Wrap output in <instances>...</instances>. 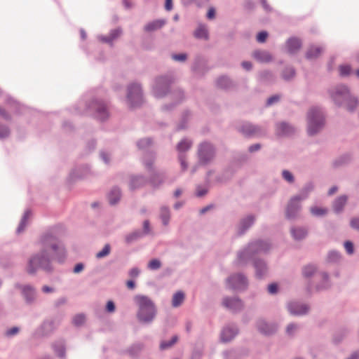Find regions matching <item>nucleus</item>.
Segmentation results:
<instances>
[{
    "instance_id": "obj_1",
    "label": "nucleus",
    "mask_w": 359,
    "mask_h": 359,
    "mask_svg": "<svg viewBox=\"0 0 359 359\" xmlns=\"http://www.w3.org/2000/svg\"><path fill=\"white\" fill-rule=\"evenodd\" d=\"M134 302L137 306L136 318L142 325H150L157 315V309L154 301L147 295L137 294Z\"/></svg>"
},
{
    "instance_id": "obj_2",
    "label": "nucleus",
    "mask_w": 359,
    "mask_h": 359,
    "mask_svg": "<svg viewBox=\"0 0 359 359\" xmlns=\"http://www.w3.org/2000/svg\"><path fill=\"white\" fill-rule=\"evenodd\" d=\"M271 248V243L269 240L259 238L250 241L238 252V261L241 264H246L250 259L256 258L257 255L268 253Z\"/></svg>"
},
{
    "instance_id": "obj_3",
    "label": "nucleus",
    "mask_w": 359,
    "mask_h": 359,
    "mask_svg": "<svg viewBox=\"0 0 359 359\" xmlns=\"http://www.w3.org/2000/svg\"><path fill=\"white\" fill-rule=\"evenodd\" d=\"M330 96L337 107L346 103V108L349 112H354L359 105L358 97L351 93L346 85H340L334 90L330 92Z\"/></svg>"
},
{
    "instance_id": "obj_4",
    "label": "nucleus",
    "mask_w": 359,
    "mask_h": 359,
    "mask_svg": "<svg viewBox=\"0 0 359 359\" xmlns=\"http://www.w3.org/2000/svg\"><path fill=\"white\" fill-rule=\"evenodd\" d=\"M79 104L80 103L74 107V111L78 114H89L101 122L106 121L109 116L106 104L103 100L97 97H93L90 100L86 101L83 110L81 109Z\"/></svg>"
},
{
    "instance_id": "obj_5",
    "label": "nucleus",
    "mask_w": 359,
    "mask_h": 359,
    "mask_svg": "<svg viewBox=\"0 0 359 359\" xmlns=\"http://www.w3.org/2000/svg\"><path fill=\"white\" fill-rule=\"evenodd\" d=\"M307 134L312 137L318 134L325 126V116L317 106L311 107L306 114Z\"/></svg>"
},
{
    "instance_id": "obj_6",
    "label": "nucleus",
    "mask_w": 359,
    "mask_h": 359,
    "mask_svg": "<svg viewBox=\"0 0 359 359\" xmlns=\"http://www.w3.org/2000/svg\"><path fill=\"white\" fill-rule=\"evenodd\" d=\"M39 269L48 273L53 271L46 250H41L39 253L34 254L28 261L27 271L29 275H34Z\"/></svg>"
},
{
    "instance_id": "obj_7",
    "label": "nucleus",
    "mask_w": 359,
    "mask_h": 359,
    "mask_svg": "<svg viewBox=\"0 0 359 359\" xmlns=\"http://www.w3.org/2000/svg\"><path fill=\"white\" fill-rule=\"evenodd\" d=\"M65 226L62 223L48 226L40 236V243L44 248H48L53 243H59L66 233Z\"/></svg>"
},
{
    "instance_id": "obj_8",
    "label": "nucleus",
    "mask_w": 359,
    "mask_h": 359,
    "mask_svg": "<svg viewBox=\"0 0 359 359\" xmlns=\"http://www.w3.org/2000/svg\"><path fill=\"white\" fill-rule=\"evenodd\" d=\"M126 100L130 109L138 108L142 105L143 91L140 83L133 82L128 84Z\"/></svg>"
},
{
    "instance_id": "obj_9",
    "label": "nucleus",
    "mask_w": 359,
    "mask_h": 359,
    "mask_svg": "<svg viewBox=\"0 0 359 359\" xmlns=\"http://www.w3.org/2000/svg\"><path fill=\"white\" fill-rule=\"evenodd\" d=\"M216 154L217 149L212 143L209 141L201 142L197 151L198 164L203 166L207 165L214 160Z\"/></svg>"
},
{
    "instance_id": "obj_10",
    "label": "nucleus",
    "mask_w": 359,
    "mask_h": 359,
    "mask_svg": "<svg viewBox=\"0 0 359 359\" xmlns=\"http://www.w3.org/2000/svg\"><path fill=\"white\" fill-rule=\"evenodd\" d=\"M245 138H262L268 135V130L266 127L254 124L250 121L243 122L238 129Z\"/></svg>"
},
{
    "instance_id": "obj_11",
    "label": "nucleus",
    "mask_w": 359,
    "mask_h": 359,
    "mask_svg": "<svg viewBox=\"0 0 359 359\" xmlns=\"http://www.w3.org/2000/svg\"><path fill=\"white\" fill-rule=\"evenodd\" d=\"M172 79L168 75L156 77L152 86V93L157 99L165 97L170 91Z\"/></svg>"
},
{
    "instance_id": "obj_12",
    "label": "nucleus",
    "mask_w": 359,
    "mask_h": 359,
    "mask_svg": "<svg viewBox=\"0 0 359 359\" xmlns=\"http://www.w3.org/2000/svg\"><path fill=\"white\" fill-rule=\"evenodd\" d=\"M226 288L233 291H245L248 289L249 282L243 272L231 274L226 279Z\"/></svg>"
},
{
    "instance_id": "obj_13",
    "label": "nucleus",
    "mask_w": 359,
    "mask_h": 359,
    "mask_svg": "<svg viewBox=\"0 0 359 359\" xmlns=\"http://www.w3.org/2000/svg\"><path fill=\"white\" fill-rule=\"evenodd\" d=\"M60 322H56L55 319H46L43 320L41 325L33 332V337L35 339H41L50 337L57 329Z\"/></svg>"
},
{
    "instance_id": "obj_14",
    "label": "nucleus",
    "mask_w": 359,
    "mask_h": 359,
    "mask_svg": "<svg viewBox=\"0 0 359 359\" xmlns=\"http://www.w3.org/2000/svg\"><path fill=\"white\" fill-rule=\"evenodd\" d=\"M151 232L150 222L145 219L142 224V229H135L132 232L126 235L124 242L126 245H131L139 240L144 238Z\"/></svg>"
},
{
    "instance_id": "obj_15",
    "label": "nucleus",
    "mask_w": 359,
    "mask_h": 359,
    "mask_svg": "<svg viewBox=\"0 0 359 359\" xmlns=\"http://www.w3.org/2000/svg\"><path fill=\"white\" fill-rule=\"evenodd\" d=\"M5 102L11 109H13L15 114L17 115H34L36 113H40L39 111L34 109L30 108L26 105L20 103L18 101L15 100L12 96L9 95L6 96Z\"/></svg>"
},
{
    "instance_id": "obj_16",
    "label": "nucleus",
    "mask_w": 359,
    "mask_h": 359,
    "mask_svg": "<svg viewBox=\"0 0 359 359\" xmlns=\"http://www.w3.org/2000/svg\"><path fill=\"white\" fill-rule=\"evenodd\" d=\"M90 172V166L88 164L80 165L74 168L69 172L67 182L69 185H72L76 180H83Z\"/></svg>"
},
{
    "instance_id": "obj_17",
    "label": "nucleus",
    "mask_w": 359,
    "mask_h": 359,
    "mask_svg": "<svg viewBox=\"0 0 359 359\" xmlns=\"http://www.w3.org/2000/svg\"><path fill=\"white\" fill-rule=\"evenodd\" d=\"M15 287L20 290L21 295L27 305L31 306L34 303L36 297V291L34 286L29 284L22 285L18 283L15 284Z\"/></svg>"
},
{
    "instance_id": "obj_18",
    "label": "nucleus",
    "mask_w": 359,
    "mask_h": 359,
    "mask_svg": "<svg viewBox=\"0 0 359 359\" xmlns=\"http://www.w3.org/2000/svg\"><path fill=\"white\" fill-rule=\"evenodd\" d=\"M288 313L292 316H302L306 315L310 307L308 304L300 303L297 301H290L286 305Z\"/></svg>"
},
{
    "instance_id": "obj_19",
    "label": "nucleus",
    "mask_w": 359,
    "mask_h": 359,
    "mask_svg": "<svg viewBox=\"0 0 359 359\" xmlns=\"http://www.w3.org/2000/svg\"><path fill=\"white\" fill-rule=\"evenodd\" d=\"M48 248H50L53 252L52 257L53 260L56 261L60 264H62L65 262L67 252L65 245L62 242L53 243L50 246H48Z\"/></svg>"
},
{
    "instance_id": "obj_20",
    "label": "nucleus",
    "mask_w": 359,
    "mask_h": 359,
    "mask_svg": "<svg viewBox=\"0 0 359 359\" xmlns=\"http://www.w3.org/2000/svg\"><path fill=\"white\" fill-rule=\"evenodd\" d=\"M252 266L255 269V276L257 280H263L269 271L267 262L262 258H255L250 259Z\"/></svg>"
},
{
    "instance_id": "obj_21",
    "label": "nucleus",
    "mask_w": 359,
    "mask_h": 359,
    "mask_svg": "<svg viewBox=\"0 0 359 359\" xmlns=\"http://www.w3.org/2000/svg\"><path fill=\"white\" fill-rule=\"evenodd\" d=\"M256 327L258 332L264 336H271L278 330V327L276 323L267 322L264 318H260L257 320Z\"/></svg>"
},
{
    "instance_id": "obj_22",
    "label": "nucleus",
    "mask_w": 359,
    "mask_h": 359,
    "mask_svg": "<svg viewBox=\"0 0 359 359\" xmlns=\"http://www.w3.org/2000/svg\"><path fill=\"white\" fill-rule=\"evenodd\" d=\"M222 304L233 313L240 312L244 308L243 301L238 296L224 297Z\"/></svg>"
},
{
    "instance_id": "obj_23",
    "label": "nucleus",
    "mask_w": 359,
    "mask_h": 359,
    "mask_svg": "<svg viewBox=\"0 0 359 359\" xmlns=\"http://www.w3.org/2000/svg\"><path fill=\"white\" fill-rule=\"evenodd\" d=\"M256 217L253 214H249L241 218L237 225L236 233L238 236H243L255 223Z\"/></svg>"
},
{
    "instance_id": "obj_24",
    "label": "nucleus",
    "mask_w": 359,
    "mask_h": 359,
    "mask_svg": "<svg viewBox=\"0 0 359 359\" xmlns=\"http://www.w3.org/2000/svg\"><path fill=\"white\" fill-rule=\"evenodd\" d=\"M149 172L150 175L149 178H147L148 183H149L154 189L159 188L167 178L166 172L165 170H155L154 169Z\"/></svg>"
},
{
    "instance_id": "obj_25",
    "label": "nucleus",
    "mask_w": 359,
    "mask_h": 359,
    "mask_svg": "<svg viewBox=\"0 0 359 359\" xmlns=\"http://www.w3.org/2000/svg\"><path fill=\"white\" fill-rule=\"evenodd\" d=\"M299 201L300 198L299 196H294L290 198L286 208L285 216L287 219H294L297 217L301 209Z\"/></svg>"
},
{
    "instance_id": "obj_26",
    "label": "nucleus",
    "mask_w": 359,
    "mask_h": 359,
    "mask_svg": "<svg viewBox=\"0 0 359 359\" xmlns=\"http://www.w3.org/2000/svg\"><path fill=\"white\" fill-rule=\"evenodd\" d=\"M211 69L212 67L208 65L207 62L200 56L195 57L191 67V72L201 76H204Z\"/></svg>"
},
{
    "instance_id": "obj_27",
    "label": "nucleus",
    "mask_w": 359,
    "mask_h": 359,
    "mask_svg": "<svg viewBox=\"0 0 359 359\" xmlns=\"http://www.w3.org/2000/svg\"><path fill=\"white\" fill-rule=\"evenodd\" d=\"M145 348V344L141 341L131 344L123 353L128 355L131 359H140L142 353Z\"/></svg>"
},
{
    "instance_id": "obj_28",
    "label": "nucleus",
    "mask_w": 359,
    "mask_h": 359,
    "mask_svg": "<svg viewBox=\"0 0 359 359\" xmlns=\"http://www.w3.org/2000/svg\"><path fill=\"white\" fill-rule=\"evenodd\" d=\"M239 333L237 325H226L223 327L220 333V340L223 343H227L234 339Z\"/></svg>"
},
{
    "instance_id": "obj_29",
    "label": "nucleus",
    "mask_w": 359,
    "mask_h": 359,
    "mask_svg": "<svg viewBox=\"0 0 359 359\" xmlns=\"http://www.w3.org/2000/svg\"><path fill=\"white\" fill-rule=\"evenodd\" d=\"M276 135L279 137H287L295 133V128L286 121H281L276 124Z\"/></svg>"
},
{
    "instance_id": "obj_30",
    "label": "nucleus",
    "mask_w": 359,
    "mask_h": 359,
    "mask_svg": "<svg viewBox=\"0 0 359 359\" xmlns=\"http://www.w3.org/2000/svg\"><path fill=\"white\" fill-rule=\"evenodd\" d=\"M215 86L222 90H229L237 86V83L233 81L227 75H221L215 81Z\"/></svg>"
},
{
    "instance_id": "obj_31",
    "label": "nucleus",
    "mask_w": 359,
    "mask_h": 359,
    "mask_svg": "<svg viewBox=\"0 0 359 359\" xmlns=\"http://www.w3.org/2000/svg\"><path fill=\"white\" fill-rule=\"evenodd\" d=\"M148 183L147 177L144 175H133L130 177L129 187L131 191L140 189Z\"/></svg>"
},
{
    "instance_id": "obj_32",
    "label": "nucleus",
    "mask_w": 359,
    "mask_h": 359,
    "mask_svg": "<svg viewBox=\"0 0 359 359\" xmlns=\"http://www.w3.org/2000/svg\"><path fill=\"white\" fill-rule=\"evenodd\" d=\"M287 53L294 55L297 53L302 46V40L297 36H290L285 42Z\"/></svg>"
},
{
    "instance_id": "obj_33",
    "label": "nucleus",
    "mask_w": 359,
    "mask_h": 359,
    "mask_svg": "<svg viewBox=\"0 0 359 359\" xmlns=\"http://www.w3.org/2000/svg\"><path fill=\"white\" fill-rule=\"evenodd\" d=\"M123 32L121 27H118L115 29H111L108 36L99 35L97 39L100 41L108 43L110 46L113 45L114 40L118 38Z\"/></svg>"
},
{
    "instance_id": "obj_34",
    "label": "nucleus",
    "mask_w": 359,
    "mask_h": 359,
    "mask_svg": "<svg viewBox=\"0 0 359 359\" xmlns=\"http://www.w3.org/2000/svg\"><path fill=\"white\" fill-rule=\"evenodd\" d=\"M257 79L262 84L270 85L275 82L276 76L272 71L264 69L258 73Z\"/></svg>"
},
{
    "instance_id": "obj_35",
    "label": "nucleus",
    "mask_w": 359,
    "mask_h": 359,
    "mask_svg": "<svg viewBox=\"0 0 359 359\" xmlns=\"http://www.w3.org/2000/svg\"><path fill=\"white\" fill-rule=\"evenodd\" d=\"M156 158V153L154 151L147 150L145 151L143 158V164L148 171L153 170L154 163Z\"/></svg>"
},
{
    "instance_id": "obj_36",
    "label": "nucleus",
    "mask_w": 359,
    "mask_h": 359,
    "mask_svg": "<svg viewBox=\"0 0 359 359\" xmlns=\"http://www.w3.org/2000/svg\"><path fill=\"white\" fill-rule=\"evenodd\" d=\"M51 347L55 355L60 358H65L66 357V346L62 340L54 341Z\"/></svg>"
},
{
    "instance_id": "obj_37",
    "label": "nucleus",
    "mask_w": 359,
    "mask_h": 359,
    "mask_svg": "<svg viewBox=\"0 0 359 359\" xmlns=\"http://www.w3.org/2000/svg\"><path fill=\"white\" fill-rule=\"evenodd\" d=\"M323 52V49L322 47L311 44L305 53V57L308 60H315L317 59Z\"/></svg>"
},
{
    "instance_id": "obj_38",
    "label": "nucleus",
    "mask_w": 359,
    "mask_h": 359,
    "mask_svg": "<svg viewBox=\"0 0 359 359\" xmlns=\"http://www.w3.org/2000/svg\"><path fill=\"white\" fill-rule=\"evenodd\" d=\"M121 197V191L117 186L112 187L107 195L109 203L111 205H116Z\"/></svg>"
},
{
    "instance_id": "obj_39",
    "label": "nucleus",
    "mask_w": 359,
    "mask_h": 359,
    "mask_svg": "<svg viewBox=\"0 0 359 359\" xmlns=\"http://www.w3.org/2000/svg\"><path fill=\"white\" fill-rule=\"evenodd\" d=\"M352 160V155L351 153H344L339 156L332 163V166L334 168H338L348 165Z\"/></svg>"
},
{
    "instance_id": "obj_40",
    "label": "nucleus",
    "mask_w": 359,
    "mask_h": 359,
    "mask_svg": "<svg viewBox=\"0 0 359 359\" xmlns=\"http://www.w3.org/2000/svg\"><path fill=\"white\" fill-rule=\"evenodd\" d=\"M252 55L255 60L262 63L270 62L272 60V55L266 50H255Z\"/></svg>"
},
{
    "instance_id": "obj_41",
    "label": "nucleus",
    "mask_w": 359,
    "mask_h": 359,
    "mask_svg": "<svg viewBox=\"0 0 359 359\" xmlns=\"http://www.w3.org/2000/svg\"><path fill=\"white\" fill-rule=\"evenodd\" d=\"M318 266L315 264H308L302 268V275L305 279L311 278L317 272Z\"/></svg>"
},
{
    "instance_id": "obj_42",
    "label": "nucleus",
    "mask_w": 359,
    "mask_h": 359,
    "mask_svg": "<svg viewBox=\"0 0 359 359\" xmlns=\"http://www.w3.org/2000/svg\"><path fill=\"white\" fill-rule=\"evenodd\" d=\"M291 235L294 240L302 241L308 235V231L306 228L302 226H292L290 229Z\"/></svg>"
},
{
    "instance_id": "obj_43",
    "label": "nucleus",
    "mask_w": 359,
    "mask_h": 359,
    "mask_svg": "<svg viewBox=\"0 0 359 359\" xmlns=\"http://www.w3.org/2000/svg\"><path fill=\"white\" fill-rule=\"evenodd\" d=\"M347 200L348 197L346 195H341L335 198L332 203V207L335 213L339 214L342 212Z\"/></svg>"
},
{
    "instance_id": "obj_44",
    "label": "nucleus",
    "mask_w": 359,
    "mask_h": 359,
    "mask_svg": "<svg viewBox=\"0 0 359 359\" xmlns=\"http://www.w3.org/2000/svg\"><path fill=\"white\" fill-rule=\"evenodd\" d=\"M166 23L165 19H156L151 22H149L144 27L146 32H154L155 30L161 29Z\"/></svg>"
},
{
    "instance_id": "obj_45",
    "label": "nucleus",
    "mask_w": 359,
    "mask_h": 359,
    "mask_svg": "<svg viewBox=\"0 0 359 359\" xmlns=\"http://www.w3.org/2000/svg\"><path fill=\"white\" fill-rule=\"evenodd\" d=\"M315 185L312 181L306 182L304 186L300 189L299 194L294 196H299L301 200H304L308 198L309 194L314 189Z\"/></svg>"
},
{
    "instance_id": "obj_46",
    "label": "nucleus",
    "mask_w": 359,
    "mask_h": 359,
    "mask_svg": "<svg viewBox=\"0 0 359 359\" xmlns=\"http://www.w3.org/2000/svg\"><path fill=\"white\" fill-rule=\"evenodd\" d=\"M322 276V280L316 285V289L318 291L327 290L330 287L329 273L326 271L320 273Z\"/></svg>"
},
{
    "instance_id": "obj_47",
    "label": "nucleus",
    "mask_w": 359,
    "mask_h": 359,
    "mask_svg": "<svg viewBox=\"0 0 359 359\" xmlns=\"http://www.w3.org/2000/svg\"><path fill=\"white\" fill-rule=\"evenodd\" d=\"M296 69L292 66H286L281 72V77L285 81H290L296 76Z\"/></svg>"
},
{
    "instance_id": "obj_48",
    "label": "nucleus",
    "mask_w": 359,
    "mask_h": 359,
    "mask_svg": "<svg viewBox=\"0 0 359 359\" xmlns=\"http://www.w3.org/2000/svg\"><path fill=\"white\" fill-rule=\"evenodd\" d=\"M190 116L191 111L189 109H186L182 113L181 120L176 128L177 131L184 130L187 128V123L189 120Z\"/></svg>"
},
{
    "instance_id": "obj_49",
    "label": "nucleus",
    "mask_w": 359,
    "mask_h": 359,
    "mask_svg": "<svg viewBox=\"0 0 359 359\" xmlns=\"http://www.w3.org/2000/svg\"><path fill=\"white\" fill-rule=\"evenodd\" d=\"M348 332V330L346 327H341L337 330L332 338V342L335 345L339 344L344 339L347 333Z\"/></svg>"
},
{
    "instance_id": "obj_50",
    "label": "nucleus",
    "mask_w": 359,
    "mask_h": 359,
    "mask_svg": "<svg viewBox=\"0 0 359 359\" xmlns=\"http://www.w3.org/2000/svg\"><path fill=\"white\" fill-rule=\"evenodd\" d=\"M341 258V253L337 250H330L326 257V262L329 264H338Z\"/></svg>"
},
{
    "instance_id": "obj_51",
    "label": "nucleus",
    "mask_w": 359,
    "mask_h": 359,
    "mask_svg": "<svg viewBox=\"0 0 359 359\" xmlns=\"http://www.w3.org/2000/svg\"><path fill=\"white\" fill-rule=\"evenodd\" d=\"M185 298V294L182 290L175 292L172 297V306L174 308L178 307L183 303Z\"/></svg>"
},
{
    "instance_id": "obj_52",
    "label": "nucleus",
    "mask_w": 359,
    "mask_h": 359,
    "mask_svg": "<svg viewBox=\"0 0 359 359\" xmlns=\"http://www.w3.org/2000/svg\"><path fill=\"white\" fill-rule=\"evenodd\" d=\"M160 219L163 226L168 225L170 219V210L168 206L164 205L161 208Z\"/></svg>"
},
{
    "instance_id": "obj_53",
    "label": "nucleus",
    "mask_w": 359,
    "mask_h": 359,
    "mask_svg": "<svg viewBox=\"0 0 359 359\" xmlns=\"http://www.w3.org/2000/svg\"><path fill=\"white\" fill-rule=\"evenodd\" d=\"M194 36L198 39L208 40L209 39L208 30L203 25H200L194 33Z\"/></svg>"
},
{
    "instance_id": "obj_54",
    "label": "nucleus",
    "mask_w": 359,
    "mask_h": 359,
    "mask_svg": "<svg viewBox=\"0 0 359 359\" xmlns=\"http://www.w3.org/2000/svg\"><path fill=\"white\" fill-rule=\"evenodd\" d=\"M192 145V142L187 138L182 139L176 146V149L179 154H182L190 149Z\"/></svg>"
},
{
    "instance_id": "obj_55",
    "label": "nucleus",
    "mask_w": 359,
    "mask_h": 359,
    "mask_svg": "<svg viewBox=\"0 0 359 359\" xmlns=\"http://www.w3.org/2000/svg\"><path fill=\"white\" fill-rule=\"evenodd\" d=\"M179 340V337L177 334H174L171 339L168 341L163 340L160 342L159 348L161 351H164L171 348L174 346Z\"/></svg>"
},
{
    "instance_id": "obj_56",
    "label": "nucleus",
    "mask_w": 359,
    "mask_h": 359,
    "mask_svg": "<svg viewBox=\"0 0 359 359\" xmlns=\"http://www.w3.org/2000/svg\"><path fill=\"white\" fill-rule=\"evenodd\" d=\"M31 215H32V210L30 209H27L25 211L22 217L21 218L20 222L16 229L17 233H19L22 232V231H24L25 228L26 227V226L27 224L28 219Z\"/></svg>"
},
{
    "instance_id": "obj_57",
    "label": "nucleus",
    "mask_w": 359,
    "mask_h": 359,
    "mask_svg": "<svg viewBox=\"0 0 359 359\" xmlns=\"http://www.w3.org/2000/svg\"><path fill=\"white\" fill-rule=\"evenodd\" d=\"M173 102H177V104L181 103L184 99V92L182 88H177L170 91Z\"/></svg>"
},
{
    "instance_id": "obj_58",
    "label": "nucleus",
    "mask_w": 359,
    "mask_h": 359,
    "mask_svg": "<svg viewBox=\"0 0 359 359\" xmlns=\"http://www.w3.org/2000/svg\"><path fill=\"white\" fill-rule=\"evenodd\" d=\"M339 76L342 78L347 77L352 73L351 66L348 64H343L339 66Z\"/></svg>"
},
{
    "instance_id": "obj_59",
    "label": "nucleus",
    "mask_w": 359,
    "mask_h": 359,
    "mask_svg": "<svg viewBox=\"0 0 359 359\" xmlns=\"http://www.w3.org/2000/svg\"><path fill=\"white\" fill-rule=\"evenodd\" d=\"M152 142L153 139L151 137H145L137 140L136 145L139 149L143 150L149 147Z\"/></svg>"
},
{
    "instance_id": "obj_60",
    "label": "nucleus",
    "mask_w": 359,
    "mask_h": 359,
    "mask_svg": "<svg viewBox=\"0 0 359 359\" xmlns=\"http://www.w3.org/2000/svg\"><path fill=\"white\" fill-rule=\"evenodd\" d=\"M86 321V315L83 313L76 314L72 318V324L76 327H80Z\"/></svg>"
},
{
    "instance_id": "obj_61",
    "label": "nucleus",
    "mask_w": 359,
    "mask_h": 359,
    "mask_svg": "<svg viewBox=\"0 0 359 359\" xmlns=\"http://www.w3.org/2000/svg\"><path fill=\"white\" fill-rule=\"evenodd\" d=\"M111 248L110 244L109 243L105 244L104 245V247L102 248V249L96 253V255H95L96 258L97 259H102V258L108 256L111 252Z\"/></svg>"
},
{
    "instance_id": "obj_62",
    "label": "nucleus",
    "mask_w": 359,
    "mask_h": 359,
    "mask_svg": "<svg viewBox=\"0 0 359 359\" xmlns=\"http://www.w3.org/2000/svg\"><path fill=\"white\" fill-rule=\"evenodd\" d=\"M11 134V130L9 127L0 122V140H3L9 137Z\"/></svg>"
},
{
    "instance_id": "obj_63",
    "label": "nucleus",
    "mask_w": 359,
    "mask_h": 359,
    "mask_svg": "<svg viewBox=\"0 0 359 359\" xmlns=\"http://www.w3.org/2000/svg\"><path fill=\"white\" fill-rule=\"evenodd\" d=\"M20 332V327L18 326H13L11 327L8 328L5 332L4 336L7 338H11L14 336H16Z\"/></svg>"
},
{
    "instance_id": "obj_64",
    "label": "nucleus",
    "mask_w": 359,
    "mask_h": 359,
    "mask_svg": "<svg viewBox=\"0 0 359 359\" xmlns=\"http://www.w3.org/2000/svg\"><path fill=\"white\" fill-rule=\"evenodd\" d=\"M327 212V208L318 206H313L311 208V212L316 217H322Z\"/></svg>"
}]
</instances>
